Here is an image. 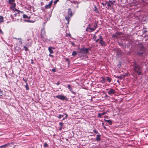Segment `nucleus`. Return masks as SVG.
<instances>
[{
	"instance_id": "obj_34",
	"label": "nucleus",
	"mask_w": 148,
	"mask_h": 148,
	"mask_svg": "<svg viewBox=\"0 0 148 148\" xmlns=\"http://www.w3.org/2000/svg\"><path fill=\"white\" fill-rule=\"evenodd\" d=\"M6 145H7L6 144V145H2L1 146H0V148H2V147H5Z\"/></svg>"
},
{
	"instance_id": "obj_15",
	"label": "nucleus",
	"mask_w": 148,
	"mask_h": 148,
	"mask_svg": "<svg viewBox=\"0 0 148 148\" xmlns=\"http://www.w3.org/2000/svg\"><path fill=\"white\" fill-rule=\"evenodd\" d=\"M11 9L14 12H15L16 11L18 12H19V10H18L16 8H15L14 7H12L11 8Z\"/></svg>"
},
{
	"instance_id": "obj_40",
	"label": "nucleus",
	"mask_w": 148,
	"mask_h": 148,
	"mask_svg": "<svg viewBox=\"0 0 148 148\" xmlns=\"http://www.w3.org/2000/svg\"><path fill=\"white\" fill-rule=\"evenodd\" d=\"M101 115H101V113H99L98 114V116L100 117H101Z\"/></svg>"
},
{
	"instance_id": "obj_17",
	"label": "nucleus",
	"mask_w": 148,
	"mask_h": 148,
	"mask_svg": "<svg viewBox=\"0 0 148 148\" xmlns=\"http://www.w3.org/2000/svg\"><path fill=\"white\" fill-rule=\"evenodd\" d=\"M105 79L103 77H101L100 78V81L101 82L104 83L105 82Z\"/></svg>"
},
{
	"instance_id": "obj_44",
	"label": "nucleus",
	"mask_w": 148,
	"mask_h": 148,
	"mask_svg": "<svg viewBox=\"0 0 148 148\" xmlns=\"http://www.w3.org/2000/svg\"><path fill=\"white\" fill-rule=\"evenodd\" d=\"M66 61H68L69 63V59L68 58H67L66 59Z\"/></svg>"
},
{
	"instance_id": "obj_30",
	"label": "nucleus",
	"mask_w": 148,
	"mask_h": 148,
	"mask_svg": "<svg viewBox=\"0 0 148 148\" xmlns=\"http://www.w3.org/2000/svg\"><path fill=\"white\" fill-rule=\"evenodd\" d=\"M23 47L24 48H25V50L26 51H27L28 50V48L27 47H26L25 46H24Z\"/></svg>"
},
{
	"instance_id": "obj_53",
	"label": "nucleus",
	"mask_w": 148,
	"mask_h": 148,
	"mask_svg": "<svg viewBox=\"0 0 148 148\" xmlns=\"http://www.w3.org/2000/svg\"><path fill=\"white\" fill-rule=\"evenodd\" d=\"M49 56H52V55H51V54H49Z\"/></svg>"
},
{
	"instance_id": "obj_23",
	"label": "nucleus",
	"mask_w": 148,
	"mask_h": 148,
	"mask_svg": "<svg viewBox=\"0 0 148 148\" xmlns=\"http://www.w3.org/2000/svg\"><path fill=\"white\" fill-rule=\"evenodd\" d=\"M77 54V53H76L75 51H73L72 53V55L73 56H75Z\"/></svg>"
},
{
	"instance_id": "obj_24",
	"label": "nucleus",
	"mask_w": 148,
	"mask_h": 148,
	"mask_svg": "<svg viewBox=\"0 0 148 148\" xmlns=\"http://www.w3.org/2000/svg\"><path fill=\"white\" fill-rule=\"evenodd\" d=\"M25 87L26 88V89L27 90H29V88L28 87V85L27 84V83H26V84L25 86Z\"/></svg>"
},
{
	"instance_id": "obj_35",
	"label": "nucleus",
	"mask_w": 148,
	"mask_h": 148,
	"mask_svg": "<svg viewBox=\"0 0 148 148\" xmlns=\"http://www.w3.org/2000/svg\"><path fill=\"white\" fill-rule=\"evenodd\" d=\"M59 0H56V1H54V3L55 4H56L57 2L59 1Z\"/></svg>"
},
{
	"instance_id": "obj_56",
	"label": "nucleus",
	"mask_w": 148,
	"mask_h": 148,
	"mask_svg": "<svg viewBox=\"0 0 148 148\" xmlns=\"http://www.w3.org/2000/svg\"><path fill=\"white\" fill-rule=\"evenodd\" d=\"M71 44L72 45H74V43H73V42H71Z\"/></svg>"
},
{
	"instance_id": "obj_12",
	"label": "nucleus",
	"mask_w": 148,
	"mask_h": 148,
	"mask_svg": "<svg viewBox=\"0 0 148 148\" xmlns=\"http://www.w3.org/2000/svg\"><path fill=\"white\" fill-rule=\"evenodd\" d=\"M53 49H54L53 47H49L48 50L50 53H53V51L52 50Z\"/></svg>"
},
{
	"instance_id": "obj_9",
	"label": "nucleus",
	"mask_w": 148,
	"mask_h": 148,
	"mask_svg": "<svg viewBox=\"0 0 148 148\" xmlns=\"http://www.w3.org/2000/svg\"><path fill=\"white\" fill-rule=\"evenodd\" d=\"M115 92V91L114 89H110L108 92L109 95H110L112 94H114Z\"/></svg>"
},
{
	"instance_id": "obj_26",
	"label": "nucleus",
	"mask_w": 148,
	"mask_h": 148,
	"mask_svg": "<svg viewBox=\"0 0 148 148\" xmlns=\"http://www.w3.org/2000/svg\"><path fill=\"white\" fill-rule=\"evenodd\" d=\"M23 17L24 18H28V17L25 14H23Z\"/></svg>"
},
{
	"instance_id": "obj_14",
	"label": "nucleus",
	"mask_w": 148,
	"mask_h": 148,
	"mask_svg": "<svg viewBox=\"0 0 148 148\" xmlns=\"http://www.w3.org/2000/svg\"><path fill=\"white\" fill-rule=\"evenodd\" d=\"M67 14L69 15H70L71 16H72V13L70 9H68V13Z\"/></svg>"
},
{
	"instance_id": "obj_27",
	"label": "nucleus",
	"mask_w": 148,
	"mask_h": 148,
	"mask_svg": "<svg viewBox=\"0 0 148 148\" xmlns=\"http://www.w3.org/2000/svg\"><path fill=\"white\" fill-rule=\"evenodd\" d=\"M94 132L96 134H98V131L95 129H94L93 130Z\"/></svg>"
},
{
	"instance_id": "obj_8",
	"label": "nucleus",
	"mask_w": 148,
	"mask_h": 148,
	"mask_svg": "<svg viewBox=\"0 0 148 148\" xmlns=\"http://www.w3.org/2000/svg\"><path fill=\"white\" fill-rule=\"evenodd\" d=\"M53 2V1L51 0L49 3V4L47 5H46L45 6V8L46 9H48L50 8Z\"/></svg>"
},
{
	"instance_id": "obj_48",
	"label": "nucleus",
	"mask_w": 148,
	"mask_h": 148,
	"mask_svg": "<svg viewBox=\"0 0 148 148\" xmlns=\"http://www.w3.org/2000/svg\"><path fill=\"white\" fill-rule=\"evenodd\" d=\"M101 115H104V114H105V112H103L102 113H101Z\"/></svg>"
},
{
	"instance_id": "obj_57",
	"label": "nucleus",
	"mask_w": 148,
	"mask_h": 148,
	"mask_svg": "<svg viewBox=\"0 0 148 148\" xmlns=\"http://www.w3.org/2000/svg\"><path fill=\"white\" fill-rule=\"evenodd\" d=\"M14 38L15 39H17V38Z\"/></svg>"
},
{
	"instance_id": "obj_11",
	"label": "nucleus",
	"mask_w": 148,
	"mask_h": 148,
	"mask_svg": "<svg viewBox=\"0 0 148 148\" xmlns=\"http://www.w3.org/2000/svg\"><path fill=\"white\" fill-rule=\"evenodd\" d=\"M71 16H70V15H69L67 14V16H66L65 17L67 21V24H68L69 23V21L70 20V18Z\"/></svg>"
},
{
	"instance_id": "obj_55",
	"label": "nucleus",
	"mask_w": 148,
	"mask_h": 148,
	"mask_svg": "<svg viewBox=\"0 0 148 148\" xmlns=\"http://www.w3.org/2000/svg\"><path fill=\"white\" fill-rule=\"evenodd\" d=\"M102 125L103 126V125H104V123H102Z\"/></svg>"
},
{
	"instance_id": "obj_13",
	"label": "nucleus",
	"mask_w": 148,
	"mask_h": 148,
	"mask_svg": "<svg viewBox=\"0 0 148 148\" xmlns=\"http://www.w3.org/2000/svg\"><path fill=\"white\" fill-rule=\"evenodd\" d=\"M96 140L97 141H99L101 140L100 135H97L96 136Z\"/></svg>"
},
{
	"instance_id": "obj_42",
	"label": "nucleus",
	"mask_w": 148,
	"mask_h": 148,
	"mask_svg": "<svg viewBox=\"0 0 148 148\" xmlns=\"http://www.w3.org/2000/svg\"><path fill=\"white\" fill-rule=\"evenodd\" d=\"M17 39H18V40H21V39L20 38H17ZM20 42H21V43H22L21 42V41H20Z\"/></svg>"
},
{
	"instance_id": "obj_19",
	"label": "nucleus",
	"mask_w": 148,
	"mask_h": 148,
	"mask_svg": "<svg viewBox=\"0 0 148 148\" xmlns=\"http://www.w3.org/2000/svg\"><path fill=\"white\" fill-rule=\"evenodd\" d=\"M3 21V17L1 16H0V23Z\"/></svg>"
},
{
	"instance_id": "obj_2",
	"label": "nucleus",
	"mask_w": 148,
	"mask_h": 148,
	"mask_svg": "<svg viewBox=\"0 0 148 148\" xmlns=\"http://www.w3.org/2000/svg\"><path fill=\"white\" fill-rule=\"evenodd\" d=\"M134 70L135 72L138 73V75H140L142 74V70L140 68L139 65L135 64L134 67Z\"/></svg>"
},
{
	"instance_id": "obj_39",
	"label": "nucleus",
	"mask_w": 148,
	"mask_h": 148,
	"mask_svg": "<svg viewBox=\"0 0 148 148\" xmlns=\"http://www.w3.org/2000/svg\"><path fill=\"white\" fill-rule=\"evenodd\" d=\"M60 125H61L62 126L63 125V123L61 122H60L59 123Z\"/></svg>"
},
{
	"instance_id": "obj_25",
	"label": "nucleus",
	"mask_w": 148,
	"mask_h": 148,
	"mask_svg": "<svg viewBox=\"0 0 148 148\" xmlns=\"http://www.w3.org/2000/svg\"><path fill=\"white\" fill-rule=\"evenodd\" d=\"M107 122L110 124V125H111L112 124V121L110 120H108V121Z\"/></svg>"
},
{
	"instance_id": "obj_37",
	"label": "nucleus",
	"mask_w": 148,
	"mask_h": 148,
	"mask_svg": "<svg viewBox=\"0 0 148 148\" xmlns=\"http://www.w3.org/2000/svg\"><path fill=\"white\" fill-rule=\"evenodd\" d=\"M52 71H53V72H55L56 71V70L55 69H52Z\"/></svg>"
},
{
	"instance_id": "obj_54",
	"label": "nucleus",
	"mask_w": 148,
	"mask_h": 148,
	"mask_svg": "<svg viewBox=\"0 0 148 148\" xmlns=\"http://www.w3.org/2000/svg\"><path fill=\"white\" fill-rule=\"evenodd\" d=\"M113 36L114 37L116 36V35H113Z\"/></svg>"
},
{
	"instance_id": "obj_32",
	"label": "nucleus",
	"mask_w": 148,
	"mask_h": 148,
	"mask_svg": "<svg viewBox=\"0 0 148 148\" xmlns=\"http://www.w3.org/2000/svg\"><path fill=\"white\" fill-rule=\"evenodd\" d=\"M65 115V117H64L62 120H64V119L66 118L67 117V115L66 114Z\"/></svg>"
},
{
	"instance_id": "obj_18",
	"label": "nucleus",
	"mask_w": 148,
	"mask_h": 148,
	"mask_svg": "<svg viewBox=\"0 0 148 148\" xmlns=\"http://www.w3.org/2000/svg\"><path fill=\"white\" fill-rule=\"evenodd\" d=\"M66 114L64 113L63 114L61 115L59 114L58 116V118L59 119H60L62 117L64 116Z\"/></svg>"
},
{
	"instance_id": "obj_21",
	"label": "nucleus",
	"mask_w": 148,
	"mask_h": 148,
	"mask_svg": "<svg viewBox=\"0 0 148 148\" xmlns=\"http://www.w3.org/2000/svg\"><path fill=\"white\" fill-rule=\"evenodd\" d=\"M106 80L108 81L109 82H111V78L108 77H107Z\"/></svg>"
},
{
	"instance_id": "obj_29",
	"label": "nucleus",
	"mask_w": 148,
	"mask_h": 148,
	"mask_svg": "<svg viewBox=\"0 0 148 148\" xmlns=\"http://www.w3.org/2000/svg\"><path fill=\"white\" fill-rule=\"evenodd\" d=\"M107 2H106V3H101V4H102V5L103 6H105V5H106L107 4Z\"/></svg>"
},
{
	"instance_id": "obj_4",
	"label": "nucleus",
	"mask_w": 148,
	"mask_h": 148,
	"mask_svg": "<svg viewBox=\"0 0 148 148\" xmlns=\"http://www.w3.org/2000/svg\"><path fill=\"white\" fill-rule=\"evenodd\" d=\"M144 49V47L141 46L140 48V51H138L136 53V55L139 56H143V54H145V52L143 50Z\"/></svg>"
},
{
	"instance_id": "obj_47",
	"label": "nucleus",
	"mask_w": 148,
	"mask_h": 148,
	"mask_svg": "<svg viewBox=\"0 0 148 148\" xmlns=\"http://www.w3.org/2000/svg\"><path fill=\"white\" fill-rule=\"evenodd\" d=\"M26 21L27 22H32V21H29V20H26Z\"/></svg>"
},
{
	"instance_id": "obj_7",
	"label": "nucleus",
	"mask_w": 148,
	"mask_h": 148,
	"mask_svg": "<svg viewBox=\"0 0 148 148\" xmlns=\"http://www.w3.org/2000/svg\"><path fill=\"white\" fill-rule=\"evenodd\" d=\"M56 97L57 98L62 100H64L65 99H66V96H64L61 95H59L56 96Z\"/></svg>"
},
{
	"instance_id": "obj_52",
	"label": "nucleus",
	"mask_w": 148,
	"mask_h": 148,
	"mask_svg": "<svg viewBox=\"0 0 148 148\" xmlns=\"http://www.w3.org/2000/svg\"><path fill=\"white\" fill-rule=\"evenodd\" d=\"M0 32L1 33H3V32H2V31L1 29H0Z\"/></svg>"
},
{
	"instance_id": "obj_5",
	"label": "nucleus",
	"mask_w": 148,
	"mask_h": 148,
	"mask_svg": "<svg viewBox=\"0 0 148 148\" xmlns=\"http://www.w3.org/2000/svg\"><path fill=\"white\" fill-rule=\"evenodd\" d=\"M90 50L89 48H81L80 49V53L82 54H86L88 53V51Z\"/></svg>"
},
{
	"instance_id": "obj_6",
	"label": "nucleus",
	"mask_w": 148,
	"mask_h": 148,
	"mask_svg": "<svg viewBox=\"0 0 148 148\" xmlns=\"http://www.w3.org/2000/svg\"><path fill=\"white\" fill-rule=\"evenodd\" d=\"M107 6H108V8L110 9H113V7L112 6V1L110 0L107 3Z\"/></svg>"
},
{
	"instance_id": "obj_10",
	"label": "nucleus",
	"mask_w": 148,
	"mask_h": 148,
	"mask_svg": "<svg viewBox=\"0 0 148 148\" xmlns=\"http://www.w3.org/2000/svg\"><path fill=\"white\" fill-rule=\"evenodd\" d=\"M95 29V28H90V27H88L86 29V31H89V32H92L94 31Z\"/></svg>"
},
{
	"instance_id": "obj_28",
	"label": "nucleus",
	"mask_w": 148,
	"mask_h": 148,
	"mask_svg": "<svg viewBox=\"0 0 148 148\" xmlns=\"http://www.w3.org/2000/svg\"><path fill=\"white\" fill-rule=\"evenodd\" d=\"M44 147H48V145L47 143H45Z\"/></svg>"
},
{
	"instance_id": "obj_16",
	"label": "nucleus",
	"mask_w": 148,
	"mask_h": 148,
	"mask_svg": "<svg viewBox=\"0 0 148 148\" xmlns=\"http://www.w3.org/2000/svg\"><path fill=\"white\" fill-rule=\"evenodd\" d=\"M67 86L70 91H71L72 93H75V92L72 90V88L71 87V86L70 85H67Z\"/></svg>"
},
{
	"instance_id": "obj_1",
	"label": "nucleus",
	"mask_w": 148,
	"mask_h": 148,
	"mask_svg": "<svg viewBox=\"0 0 148 148\" xmlns=\"http://www.w3.org/2000/svg\"><path fill=\"white\" fill-rule=\"evenodd\" d=\"M26 34L29 38L27 39V41L28 42L27 43V45L30 46L31 45L32 43L31 38L33 36L32 32H27L26 33Z\"/></svg>"
},
{
	"instance_id": "obj_36",
	"label": "nucleus",
	"mask_w": 148,
	"mask_h": 148,
	"mask_svg": "<svg viewBox=\"0 0 148 148\" xmlns=\"http://www.w3.org/2000/svg\"><path fill=\"white\" fill-rule=\"evenodd\" d=\"M23 80H24V82H26V83H27V80H26V79H25V78H23Z\"/></svg>"
},
{
	"instance_id": "obj_43",
	"label": "nucleus",
	"mask_w": 148,
	"mask_h": 148,
	"mask_svg": "<svg viewBox=\"0 0 148 148\" xmlns=\"http://www.w3.org/2000/svg\"><path fill=\"white\" fill-rule=\"evenodd\" d=\"M115 1H112V5H113L114 3H115Z\"/></svg>"
},
{
	"instance_id": "obj_46",
	"label": "nucleus",
	"mask_w": 148,
	"mask_h": 148,
	"mask_svg": "<svg viewBox=\"0 0 148 148\" xmlns=\"http://www.w3.org/2000/svg\"><path fill=\"white\" fill-rule=\"evenodd\" d=\"M95 9L94 10L96 11V10H97V8H96V6H95Z\"/></svg>"
},
{
	"instance_id": "obj_50",
	"label": "nucleus",
	"mask_w": 148,
	"mask_h": 148,
	"mask_svg": "<svg viewBox=\"0 0 148 148\" xmlns=\"http://www.w3.org/2000/svg\"><path fill=\"white\" fill-rule=\"evenodd\" d=\"M108 121V120H106V119H104V121H106L107 122Z\"/></svg>"
},
{
	"instance_id": "obj_33",
	"label": "nucleus",
	"mask_w": 148,
	"mask_h": 148,
	"mask_svg": "<svg viewBox=\"0 0 148 148\" xmlns=\"http://www.w3.org/2000/svg\"><path fill=\"white\" fill-rule=\"evenodd\" d=\"M19 12H17V13H15L14 14V16H17V15H19Z\"/></svg>"
},
{
	"instance_id": "obj_20",
	"label": "nucleus",
	"mask_w": 148,
	"mask_h": 148,
	"mask_svg": "<svg viewBox=\"0 0 148 148\" xmlns=\"http://www.w3.org/2000/svg\"><path fill=\"white\" fill-rule=\"evenodd\" d=\"M14 1L15 0H9V2L10 4H12Z\"/></svg>"
},
{
	"instance_id": "obj_49",
	"label": "nucleus",
	"mask_w": 148,
	"mask_h": 148,
	"mask_svg": "<svg viewBox=\"0 0 148 148\" xmlns=\"http://www.w3.org/2000/svg\"><path fill=\"white\" fill-rule=\"evenodd\" d=\"M10 16L11 17V18L13 19V16H12V15H11Z\"/></svg>"
},
{
	"instance_id": "obj_45",
	"label": "nucleus",
	"mask_w": 148,
	"mask_h": 148,
	"mask_svg": "<svg viewBox=\"0 0 148 148\" xmlns=\"http://www.w3.org/2000/svg\"><path fill=\"white\" fill-rule=\"evenodd\" d=\"M2 93V91L0 89V93L1 94Z\"/></svg>"
},
{
	"instance_id": "obj_3",
	"label": "nucleus",
	"mask_w": 148,
	"mask_h": 148,
	"mask_svg": "<svg viewBox=\"0 0 148 148\" xmlns=\"http://www.w3.org/2000/svg\"><path fill=\"white\" fill-rule=\"evenodd\" d=\"M99 38L95 40L96 42H97L99 40V43L101 44V46H104L105 45V42L103 41V38L102 36L99 35L98 36Z\"/></svg>"
},
{
	"instance_id": "obj_38",
	"label": "nucleus",
	"mask_w": 148,
	"mask_h": 148,
	"mask_svg": "<svg viewBox=\"0 0 148 148\" xmlns=\"http://www.w3.org/2000/svg\"><path fill=\"white\" fill-rule=\"evenodd\" d=\"M60 84V83L59 82H58L56 83V84L57 85H59Z\"/></svg>"
},
{
	"instance_id": "obj_41",
	"label": "nucleus",
	"mask_w": 148,
	"mask_h": 148,
	"mask_svg": "<svg viewBox=\"0 0 148 148\" xmlns=\"http://www.w3.org/2000/svg\"><path fill=\"white\" fill-rule=\"evenodd\" d=\"M97 27V25H95L94 26V28H95V29H96Z\"/></svg>"
},
{
	"instance_id": "obj_31",
	"label": "nucleus",
	"mask_w": 148,
	"mask_h": 148,
	"mask_svg": "<svg viewBox=\"0 0 148 148\" xmlns=\"http://www.w3.org/2000/svg\"><path fill=\"white\" fill-rule=\"evenodd\" d=\"M96 35H95L93 37V39H94V40H96Z\"/></svg>"
},
{
	"instance_id": "obj_51",
	"label": "nucleus",
	"mask_w": 148,
	"mask_h": 148,
	"mask_svg": "<svg viewBox=\"0 0 148 148\" xmlns=\"http://www.w3.org/2000/svg\"><path fill=\"white\" fill-rule=\"evenodd\" d=\"M103 127L105 129H106V127H105V126H103Z\"/></svg>"
},
{
	"instance_id": "obj_22",
	"label": "nucleus",
	"mask_w": 148,
	"mask_h": 148,
	"mask_svg": "<svg viewBox=\"0 0 148 148\" xmlns=\"http://www.w3.org/2000/svg\"><path fill=\"white\" fill-rule=\"evenodd\" d=\"M41 34H44L45 33V31L44 29H42L41 30Z\"/></svg>"
}]
</instances>
